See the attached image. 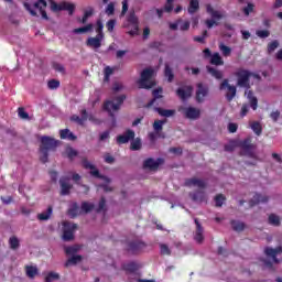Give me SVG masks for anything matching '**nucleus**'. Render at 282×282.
<instances>
[{
    "mask_svg": "<svg viewBox=\"0 0 282 282\" xmlns=\"http://www.w3.org/2000/svg\"><path fill=\"white\" fill-rule=\"evenodd\" d=\"M51 10L53 11V12H61L62 11V8H63V3H56V1H54V0H51Z\"/></svg>",
    "mask_w": 282,
    "mask_h": 282,
    "instance_id": "59",
    "label": "nucleus"
},
{
    "mask_svg": "<svg viewBox=\"0 0 282 282\" xmlns=\"http://www.w3.org/2000/svg\"><path fill=\"white\" fill-rule=\"evenodd\" d=\"M102 39L105 37H100L99 35H97L96 37H88L86 41V45L88 47H94L95 50H98L102 47Z\"/></svg>",
    "mask_w": 282,
    "mask_h": 282,
    "instance_id": "22",
    "label": "nucleus"
},
{
    "mask_svg": "<svg viewBox=\"0 0 282 282\" xmlns=\"http://www.w3.org/2000/svg\"><path fill=\"white\" fill-rule=\"evenodd\" d=\"M78 250H80V247L75 245V246L66 247L65 248V253L66 254H73V257H74V254H76V252H78Z\"/></svg>",
    "mask_w": 282,
    "mask_h": 282,
    "instance_id": "55",
    "label": "nucleus"
},
{
    "mask_svg": "<svg viewBox=\"0 0 282 282\" xmlns=\"http://www.w3.org/2000/svg\"><path fill=\"white\" fill-rule=\"evenodd\" d=\"M34 8H36V10H40L42 19H44L45 21H50V18L47 17V12L45 11V8H47V1H45V0H37L34 3Z\"/></svg>",
    "mask_w": 282,
    "mask_h": 282,
    "instance_id": "20",
    "label": "nucleus"
},
{
    "mask_svg": "<svg viewBox=\"0 0 282 282\" xmlns=\"http://www.w3.org/2000/svg\"><path fill=\"white\" fill-rule=\"evenodd\" d=\"M251 129L256 133V135H261V133H263V127H261V123L259 121L252 122Z\"/></svg>",
    "mask_w": 282,
    "mask_h": 282,
    "instance_id": "43",
    "label": "nucleus"
},
{
    "mask_svg": "<svg viewBox=\"0 0 282 282\" xmlns=\"http://www.w3.org/2000/svg\"><path fill=\"white\" fill-rule=\"evenodd\" d=\"M139 268L140 267L135 262H129V263L122 264V270L130 273L138 272Z\"/></svg>",
    "mask_w": 282,
    "mask_h": 282,
    "instance_id": "35",
    "label": "nucleus"
},
{
    "mask_svg": "<svg viewBox=\"0 0 282 282\" xmlns=\"http://www.w3.org/2000/svg\"><path fill=\"white\" fill-rule=\"evenodd\" d=\"M66 155L70 162H74V158L78 156V151H76L74 148H67Z\"/></svg>",
    "mask_w": 282,
    "mask_h": 282,
    "instance_id": "51",
    "label": "nucleus"
},
{
    "mask_svg": "<svg viewBox=\"0 0 282 282\" xmlns=\"http://www.w3.org/2000/svg\"><path fill=\"white\" fill-rule=\"evenodd\" d=\"M9 246H10L11 250H19V247L21 246L19 238L17 236L10 237Z\"/></svg>",
    "mask_w": 282,
    "mask_h": 282,
    "instance_id": "37",
    "label": "nucleus"
},
{
    "mask_svg": "<svg viewBox=\"0 0 282 282\" xmlns=\"http://www.w3.org/2000/svg\"><path fill=\"white\" fill-rule=\"evenodd\" d=\"M164 124H166V119L155 120L154 123H153L154 131H156V133H160V131H162Z\"/></svg>",
    "mask_w": 282,
    "mask_h": 282,
    "instance_id": "49",
    "label": "nucleus"
},
{
    "mask_svg": "<svg viewBox=\"0 0 282 282\" xmlns=\"http://www.w3.org/2000/svg\"><path fill=\"white\" fill-rule=\"evenodd\" d=\"M206 10L207 13L210 14L212 20H206L205 25L206 28H208V30H212V28H215V25H219V22L217 21H221V19H224V15L221 14V12L215 10L210 4H207Z\"/></svg>",
    "mask_w": 282,
    "mask_h": 282,
    "instance_id": "6",
    "label": "nucleus"
},
{
    "mask_svg": "<svg viewBox=\"0 0 282 282\" xmlns=\"http://www.w3.org/2000/svg\"><path fill=\"white\" fill-rule=\"evenodd\" d=\"M96 213H107V199L105 196L100 198Z\"/></svg>",
    "mask_w": 282,
    "mask_h": 282,
    "instance_id": "41",
    "label": "nucleus"
},
{
    "mask_svg": "<svg viewBox=\"0 0 282 282\" xmlns=\"http://www.w3.org/2000/svg\"><path fill=\"white\" fill-rule=\"evenodd\" d=\"M47 87L48 89H58V87H61V82L57 79H51L47 83Z\"/></svg>",
    "mask_w": 282,
    "mask_h": 282,
    "instance_id": "58",
    "label": "nucleus"
},
{
    "mask_svg": "<svg viewBox=\"0 0 282 282\" xmlns=\"http://www.w3.org/2000/svg\"><path fill=\"white\" fill-rule=\"evenodd\" d=\"M80 207L78 206V203H74L72 207L68 209V215L72 219L78 217L80 215Z\"/></svg>",
    "mask_w": 282,
    "mask_h": 282,
    "instance_id": "33",
    "label": "nucleus"
},
{
    "mask_svg": "<svg viewBox=\"0 0 282 282\" xmlns=\"http://www.w3.org/2000/svg\"><path fill=\"white\" fill-rule=\"evenodd\" d=\"M210 65H215L216 67H220L221 65H224V58L221 57V55L219 53H214L212 55V58L209 61Z\"/></svg>",
    "mask_w": 282,
    "mask_h": 282,
    "instance_id": "30",
    "label": "nucleus"
},
{
    "mask_svg": "<svg viewBox=\"0 0 282 282\" xmlns=\"http://www.w3.org/2000/svg\"><path fill=\"white\" fill-rule=\"evenodd\" d=\"M264 253L267 254V257H271V259H273L274 263H279L276 254H281L282 253V247L280 246V247H276L275 249L267 247L264 249Z\"/></svg>",
    "mask_w": 282,
    "mask_h": 282,
    "instance_id": "21",
    "label": "nucleus"
},
{
    "mask_svg": "<svg viewBox=\"0 0 282 282\" xmlns=\"http://www.w3.org/2000/svg\"><path fill=\"white\" fill-rule=\"evenodd\" d=\"M154 111H158L159 116H162L163 118H171L175 116V110L173 109H164L160 107H154Z\"/></svg>",
    "mask_w": 282,
    "mask_h": 282,
    "instance_id": "28",
    "label": "nucleus"
},
{
    "mask_svg": "<svg viewBox=\"0 0 282 282\" xmlns=\"http://www.w3.org/2000/svg\"><path fill=\"white\" fill-rule=\"evenodd\" d=\"M147 248V242L141 240H131L128 242V252L131 254H140Z\"/></svg>",
    "mask_w": 282,
    "mask_h": 282,
    "instance_id": "11",
    "label": "nucleus"
},
{
    "mask_svg": "<svg viewBox=\"0 0 282 282\" xmlns=\"http://www.w3.org/2000/svg\"><path fill=\"white\" fill-rule=\"evenodd\" d=\"M162 164H164L163 158H158L156 160L149 158L143 161V169H148V171H158Z\"/></svg>",
    "mask_w": 282,
    "mask_h": 282,
    "instance_id": "10",
    "label": "nucleus"
},
{
    "mask_svg": "<svg viewBox=\"0 0 282 282\" xmlns=\"http://www.w3.org/2000/svg\"><path fill=\"white\" fill-rule=\"evenodd\" d=\"M194 224L196 225V232L194 236L195 241L197 243H203L204 241V227H202V224L199 223V219L195 218Z\"/></svg>",
    "mask_w": 282,
    "mask_h": 282,
    "instance_id": "19",
    "label": "nucleus"
},
{
    "mask_svg": "<svg viewBox=\"0 0 282 282\" xmlns=\"http://www.w3.org/2000/svg\"><path fill=\"white\" fill-rule=\"evenodd\" d=\"M189 197L193 202H198L199 204L206 202V192L198 189L196 192L189 193Z\"/></svg>",
    "mask_w": 282,
    "mask_h": 282,
    "instance_id": "23",
    "label": "nucleus"
},
{
    "mask_svg": "<svg viewBox=\"0 0 282 282\" xmlns=\"http://www.w3.org/2000/svg\"><path fill=\"white\" fill-rule=\"evenodd\" d=\"M63 10H66L68 14L72 17L74 14V11L76 10V6L69 2H62V11Z\"/></svg>",
    "mask_w": 282,
    "mask_h": 282,
    "instance_id": "38",
    "label": "nucleus"
},
{
    "mask_svg": "<svg viewBox=\"0 0 282 282\" xmlns=\"http://www.w3.org/2000/svg\"><path fill=\"white\" fill-rule=\"evenodd\" d=\"M279 47V41H272L268 44V54H272V52H274L276 48Z\"/></svg>",
    "mask_w": 282,
    "mask_h": 282,
    "instance_id": "56",
    "label": "nucleus"
},
{
    "mask_svg": "<svg viewBox=\"0 0 282 282\" xmlns=\"http://www.w3.org/2000/svg\"><path fill=\"white\" fill-rule=\"evenodd\" d=\"M96 25L97 36H99L100 39H105V33L102 32V30L105 29V24H102V20H97Z\"/></svg>",
    "mask_w": 282,
    "mask_h": 282,
    "instance_id": "42",
    "label": "nucleus"
},
{
    "mask_svg": "<svg viewBox=\"0 0 282 282\" xmlns=\"http://www.w3.org/2000/svg\"><path fill=\"white\" fill-rule=\"evenodd\" d=\"M173 3H175V0H166L164 11L167 12V14H170V12H173Z\"/></svg>",
    "mask_w": 282,
    "mask_h": 282,
    "instance_id": "61",
    "label": "nucleus"
},
{
    "mask_svg": "<svg viewBox=\"0 0 282 282\" xmlns=\"http://www.w3.org/2000/svg\"><path fill=\"white\" fill-rule=\"evenodd\" d=\"M164 76L165 78H167L170 83H173V78H175V75L173 74V69L169 64H165Z\"/></svg>",
    "mask_w": 282,
    "mask_h": 282,
    "instance_id": "40",
    "label": "nucleus"
},
{
    "mask_svg": "<svg viewBox=\"0 0 282 282\" xmlns=\"http://www.w3.org/2000/svg\"><path fill=\"white\" fill-rule=\"evenodd\" d=\"M80 261H83V256H73L67 259L64 265L65 268H69V265H77L78 263H80Z\"/></svg>",
    "mask_w": 282,
    "mask_h": 282,
    "instance_id": "32",
    "label": "nucleus"
},
{
    "mask_svg": "<svg viewBox=\"0 0 282 282\" xmlns=\"http://www.w3.org/2000/svg\"><path fill=\"white\" fill-rule=\"evenodd\" d=\"M53 212H54V208L52 206H48L46 212L37 214V219L40 221H47V219H50L52 217Z\"/></svg>",
    "mask_w": 282,
    "mask_h": 282,
    "instance_id": "31",
    "label": "nucleus"
},
{
    "mask_svg": "<svg viewBox=\"0 0 282 282\" xmlns=\"http://www.w3.org/2000/svg\"><path fill=\"white\" fill-rule=\"evenodd\" d=\"M18 115H19V118H22V120H28V118H30V115L25 111V108L23 107H20L18 109Z\"/></svg>",
    "mask_w": 282,
    "mask_h": 282,
    "instance_id": "62",
    "label": "nucleus"
},
{
    "mask_svg": "<svg viewBox=\"0 0 282 282\" xmlns=\"http://www.w3.org/2000/svg\"><path fill=\"white\" fill-rule=\"evenodd\" d=\"M116 13V4L113 2H110L106 8V14L108 17H113Z\"/></svg>",
    "mask_w": 282,
    "mask_h": 282,
    "instance_id": "54",
    "label": "nucleus"
},
{
    "mask_svg": "<svg viewBox=\"0 0 282 282\" xmlns=\"http://www.w3.org/2000/svg\"><path fill=\"white\" fill-rule=\"evenodd\" d=\"M36 274H39V269L36 267H26V275L29 276V279H34Z\"/></svg>",
    "mask_w": 282,
    "mask_h": 282,
    "instance_id": "48",
    "label": "nucleus"
},
{
    "mask_svg": "<svg viewBox=\"0 0 282 282\" xmlns=\"http://www.w3.org/2000/svg\"><path fill=\"white\" fill-rule=\"evenodd\" d=\"M238 147L241 149L240 155H247L248 158H254V144L252 139L247 138L239 142Z\"/></svg>",
    "mask_w": 282,
    "mask_h": 282,
    "instance_id": "8",
    "label": "nucleus"
},
{
    "mask_svg": "<svg viewBox=\"0 0 282 282\" xmlns=\"http://www.w3.org/2000/svg\"><path fill=\"white\" fill-rule=\"evenodd\" d=\"M268 196L261 194H256L252 199L249 202L250 206H257V204H268Z\"/></svg>",
    "mask_w": 282,
    "mask_h": 282,
    "instance_id": "26",
    "label": "nucleus"
},
{
    "mask_svg": "<svg viewBox=\"0 0 282 282\" xmlns=\"http://www.w3.org/2000/svg\"><path fill=\"white\" fill-rule=\"evenodd\" d=\"M184 186H187L188 188H191V186H197V188H206L208 184L202 178L192 177L185 180Z\"/></svg>",
    "mask_w": 282,
    "mask_h": 282,
    "instance_id": "16",
    "label": "nucleus"
},
{
    "mask_svg": "<svg viewBox=\"0 0 282 282\" xmlns=\"http://www.w3.org/2000/svg\"><path fill=\"white\" fill-rule=\"evenodd\" d=\"M249 105L253 111H257L259 107V99H257V97L249 99Z\"/></svg>",
    "mask_w": 282,
    "mask_h": 282,
    "instance_id": "63",
    "label": "nucleus"
},
{
    "mask_svg": "<svg viewBox=\"0 0 282 282\" xmlns=\"http://www.w3.org/2000/svg\"><path fill=\"white\" fill-rule=\"evenodd\" d=\"M160 252L162 257H171V249L166 243H160Z\"/></svg>",
    "mask_w": 282,
    "mask_h": 282,
    "instance_id": "53",
    "label": "nucleus"
},
{
    "mask_svg": "<svg viewBox=\"0 0 282 282\" xmlns=\"http://www.w3.org/2000/svg\"><path fill=\"white\" fill-rule=\"evenodd\" d=\"M59 138L61 140H70L72 142H74L75 140H77L78 137L69 131V129H63L59 131Z\"/></svg>",
    "mask_w": 282,
    "mask_h": 282,
    "instance_id": "27",
    "label": "nucleus"
},
{
    "mask_svg": "<svg viewBox=\"0 0 282 282\" xmlns=\"http://www.w3.org/2000/svg\"><path fill=\"white\" fill-rule=\"evenodd\" d=\"M40 142V161L42 164H47V162H50V151H56L61 141L52 137L43 135L41 137Z\"/></svg>",
    "mask_w": 282,
    "mask_h": 282,
    "instance_id": "1",
    "label": "nucleus"
},
{
    "mask_svg": "<svg viewBox=\"0 0 282 282\" xmlns=\"http://www.w3.org/2000/svg\"><path fill=\"white\" fill-rule=\"evenodd\" d=\"M208 96V86H205L202 83L197 84V90H196V101L197 102H204V98Z\"/></svg>",
    "mask_w": 282,
    "mask_h": 282,
    "instance_id": "18",
    "label": "nucleus"
},
{
    "mask_svg": "<svg viewBox=\"0 0 282 282\" xmlns=\"http://www.w3.org/2000/svg\"><path fill=\"white\" fill-rule=\"evenodd\" d=\"M153 78V68H145L141 72V78L139 79L140 89H151L155 87V83L151 80Z\"/></svg>",
    "mask_w": 282,
    "mask_h": 282,
    "instance_id": "4",
    "label": "nucleus"
},
{
    "mask_svg": "<svg viewBox=\"0 0 282 282\" xmlns=\"http://www.w3.org/2000/svg\"><path fill=\"white\" fill-rule=\"evenodd\" d=\"M230 224L235 232H243V230H246V223L241 220H231Z\"/></svg>",
    "mask_w": 282,
    "mask_h": 282,
    "instance_id": "29",
    "label": "nucleus"
},
{
    "mask_svg": "<svg viewBox=\"0 0 282 282\" xmlns=\"http://www.w3.org/2000/svg\"><path fill=\"white\" fill-rule=\"evenodd\" d=\"M269 224L271 226H281V218L276 216L275 214L269 215Z\"/></svg>",
    "mask_w": 282,
    "mask_h": 282,
    "instance_id": "50",
    "label": "nucleus"
},
{
    "mask_svg": "<svg viewBox=\"0 0 282 282\" xmlns=\"http://www.w3.org/2000/svg\"><path fill=\"white\" fill-rule=\"evenodd\" d=\"M124 100H127L126 95H121L115 98V102L111 100H107L104 104V111H108L110 118H116L112 111H119L120 107H122Z\"/></svg>",
    "mask_w": 282,
    "mask_h": 282,
    "instance_id": "3",
    "label": "nucleus"
},
{
    "mask_svg": "<svg viewBox=\"0 0 282 282\" xmlns=\"http://www.w3.org/2000/svg\"><path fill=\"white\" fill-rule=\"evenodd\" d=\"M235 76L237 78V87H240L242 89H250V78H252L253 76L252 72L245 68H238L235 73Z\"/></svg>",
    "mask_w": 282,
    "mask_h": 282,
    "instance_id": "2",
    "label": "nucleus"
},
{
    "mask_svg": "<svg viewBox=\"0 0 282 282\" xmlns=\"http://www.w3.org/2000/svg\"><path fill=\"white\" fill-rule=\"evenodd\" d=\"M130 149L131 151H140L142 149V140L140 138L132 140Z\"/></svg>",
    "mask_w": 282,
    "mask_h": 282,
    "instance_id": "44",
    "label": "nucleus"
},
{
    "mask_svg": "<svg viewBox=\"0 0 282 282\" xmlns=\"http://www.w3.org/2000/svg\"><path fill=\"white\" fill-rule=\"evenodd\" d=\"M220 91H224V89H227L226 93V99L227 102H232L235 99V96H237V86H232L229 84L228 79H224L219 85Z\"/></svg>",
    "mask_w": 282,
    "mask_h": 282,
    "instance_id": "9",
    "label": "nucleus"
},
{
    "mask_svg": "<svg viewBox=\"0 0 282 282\" xmlns=\"http://www.w3.org/2000/svg\"><path fill=\"white\" fill-rule=\"evenodd\" d=\"M82 165L84 169L89 170L90 171V175L93 177H96L97 180H102L104 182H106L107 184H110L111 178H109L108 176H105L102 174H100V171L98 169H96V165L91 164L89 162V160H87V158H83L82 159Z\"/></svg>",
    "mask_w": 282,
    "mask_h": 282,
    "instance_id": "5",
    "label": "nucleus"
},
{
    "mask_svg": "<svg viewBox=\"0 0 282 282\" xmlns=\"http://www.w3.org/2000/svg\"><path fill=\"white\" fill-rule=\"evenodd\" d=\"M94 15V8H89L88 10H86L84 12V15L82 19H79V23H83V25H85V23H87V20L89 19V17Z\"/></svg>",
    "mask_w": 282,
    "mask_h": 282,
    "instance_id": "45",
    "label": "nucleus"
},
{
    "mask_svg": "<svg viewBox=\"0 0 282 282\" xmlns=\"http://www.w3.org/2000/svg\"><path fill=\"white\" fill-rule=\"evenodd\" d=\"M131 140H135V131L128 129L123 134L117 137V144H127Z\"/></svg>",
    "mask_w": 282,
    "mask_h": 282,
    "instance_id": "14",
    "label": "nucleus"
},
{
    "mask_svg": "<svg viewBox=\"0 0 282 282\" xmlns=\"http://www.w3.org/2000/svg\"><path fill=\"white\" fill-rule=\"evenodd\" d=\"M207 73H209L212 78H216V80H221L224 78V72L217 69L216 67L213 66H206Z\"/></svg>",
    "mask_w": 282,
    "mask_h": 282,
    "instance_id": "25",
    "label": "nucleus"
},
{
    "mask_svg": "<svg viewBox=\"0 0 282 282\" xmlns=\"http://www.w3.org/2000/svg\"><path fill=\"white\" fill-rule=\"evenodd\" d=\"M61 279V274L54 272V271H51L46 274L44 281L45 282H54V281H58Z\"/></svg>",
    "mask_w": 282,
    "mask_h": 282,
    "instance_id": "39",
    "label": "nucleus"
},
{
    "mask_svg": "<svg viewBox=\"0 0 282 282\" xmlns=\"http://www.w3.org/2000/svg\"><path fill=\"white\" fill-rule=\"evenodd\" d=\"M176 96L181 98V100H188L193 96V86H184L176 89Z\"/></svg>",
    "mask_w": 282,
    "mask_h": 282,
    "instance_id": "17",
    "label": "nucleus"
},
{
    "mask_svg": "<svg viewBox=\"0 0 282 282\" xmlns=\"http://www.w3.org/2000/svg\"><path fill=\"white\" fill-rule=\"evenodd\" d=\"M62 230H63V236L62 239L63 241H73L74 239V232L78 230V225L69 221H64L62 224Z\"/></svg>",
    "mask_w": 282,
    "mask_h": 282,
    "instance_id": "7",
    "label": "nucleus"
},
{
    "mask_svg": "<svg viewBox=\"0 0 282 282\" xmlns=\"http://www.w3.org/2000/svg\"><path fill=\"white\" fill-rule=\"evenodd\" d=\"M214 202L217 208H221L224 206V202H226V196L224 194H218L215 196Z\"/></svg>",
    "mask_w": 282,
    "mask_h": 282,
    "instance_id": "46",
    "label": "nucleus"
},
{
    "mask_svg": "<svg viewBox=\"0 0 282 282\" xmlns=\"http://www.w3.org/2000/svg\"><path fill=\"white\" fill-rule=\"evenodd\" d=\"M82 213H91V210L95 208V205L88 202L82 203Z\"/></svg>",
    "mask_w": 282,
    "mask_h": 282,
    "instance_id": "52",
    "label": "nucleus"
},
{
    "mask_svg": "<svg viewBox=\"0 0 282 282\" xmlns=\"http://www.w3.org/2000/svg\"><path fill=\"white\" fill-rule=\"evenodd\" d=\"M178 111H183L188 120H197L202 116V111L195 107L180 108Z\"/></svg>",
    "mask_w": 282,
    "mask_h": 282,
    "instance_id": "12",
    "label": "nucleus"
},
{
    "mask_svg": "<svg viewBox=\"0 0 282 282\" xmlns=\"http://www.w3.org/2000/svg\"><path fill=\"white\" fill-rule=\"evenodd\" d=\"M197 10H199V0H191L187 12L189 14H195V12H197Z\"/></svg>",
    "mask_w": 282,
    "mask_h": 282,
    "instance_id": "36",
    "label": "nucleus"
},
{
    "mask_svg": "<svg viewBox=\"0 0 282 282\" xmlns=\"http://www.w3.org/2000/svg\"><path fill=\"white\" fill-rule=\"evenodd\" d=\"M116 23H117L116 19L108 20L106 23L107 31L113 32V30L116 29Z\"/></svg>",
    "mask_w": 282,
    "mask_h": 282,
    "instance_id": "60",
    "label": "nucleus"
},
{
    "mask_svg": "<svg viewBox=\"0 0 282 282\" xmlns=\"http://www.w3.org/2000/svg\"><path fill=\"white\" fill-rule=\"evenodd\" d=\"M219 50L223 53V56L228 57L232 54V48L230 46L225 45L224 43L219 44Z\"/></svg>",
    "mask_w": 282,
    "mask_h": 282,
    "instance_id": "47",
    "label": "nucleus"
},
{
    "mask_svg": "<svg viewBox=\"0 0 282 282\" xmlns=\"http://www.w3.org/2000/svg\"><path fill=\"white\" fill-rule=\"evenodd\" d=\"M242 12L246 17H250V13L254 12V4L249 2L247 7L242 9Z\"/></svg>",
    "mask_w": 282,
    "mask_h": 282,
    "instance_id": "57",
    "label": "nucleus"
},
{
    "mask_svg": "<svg viewBox=\"0 0 282 282\" xmlns=\"http://www.w3.org/2000/svg\"><path fill=\"white\" fill-rule=\"evenodd\" d=\"M59 186H61V195H69L72 188H74L73 184H69V176H62L59 178Z\"/></svg>",
    "mask_w": 282,
    "mask_h": 282,
    "instance_id": "15",
    "label": "nucleus"
},
{
    "mask_svg": "<svg viewBox=\"0 0 282 282\" xmlns=\"http://www.w3.org/2000/svg\"><path fill=\"white\" fill-rule=\"evenodd\" d=\"M257 36H259V39H268V36H270V31L268 30H258L256 32Z\"/></svg>",
    "mask_w": 282,
    "mask_h": 282,
    "instance_id": "64",
    "label": "nucleus"
},
{
    "mask_svg": "<svg viewBox=\"0 0 282 282\" xmlns=\"http://www.w3.org/2000/svg\"><path fill=\"white\" fill-rule=\"evenodd\" d=\"M94 31V24L89 23L86 26L74 29V34H87V32Z\"/></svg>",
    "mask_w": 282,
    "mask_h": 282,
    "instance_id": "34",
    "label": "nucleus"
},
{
    "mask_svg": "<svg viewBox=\"0 0 282 282\" xmlns=\"http://www.w3.org/2000/svg\"><path fill=\"white\" fill-rule=\"evenodd\" d=\"M162 94V88H156L152 91V96L153 99H151L147 105V109H151V107H153V105H155V102H158V100H162L163 96L160 95Z\"/></svg>",
    "mask_w": 282,
    "mask_h": 282,
    "instance_id": "24",
    "label": "nucleus"
},
{
    "mask_svg": "<svg viewBox=\"0 0 282 282\" xmlns=\"http://www.w3.org/2000/svg\"><path fill=\"white\" fill-rule=\"evenodd\" d=\"M128 23H130V25H132L133 30H130L128 31V34L130 36H138V32L140 30V26H139V22H138V17H135V12H131L129 15H128V19H127Z\"/></svg>",
    "mask_w": 282,
    "mask_h": 282,
    "instance_id": "13",
    "label": "nucleus"
}]
</instances>
